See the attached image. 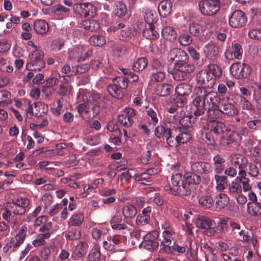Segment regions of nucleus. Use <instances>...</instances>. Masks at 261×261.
Masks as SVG:
<instances>
[{"instance_id": "48", "label": "nucleus", "mask_w": 261, "mask_h": 261, "mask_svg": "<svg viewBox=\"0 0 261 261\" xmlns=\"http://www.w3.org/2000/svg\"><path fill=\"white\" fill-rule=\"evenodd\" d=\"M114 84H115L120 91L126 89L128 86V79L124 77H117L113 79Z\"/></svg>"}, {"instance_id": "7", "label": "nucleus", "mask_w": 261, "mask_h": 261, "mask_svg": "<svg viewBox=\"0 0 261 261\" xmlns=\"http://www.w3.org/2000/svg\"><path fill=\"white\" fill-rule=\"evenodd\" d=\"M159 233L156 231L148 232L143 236V240L140 244V247L149 251H153L159 246L158 238Z\"/></svg>"}, {"instance_id": "53", "label": "nucleus", "mask_w": 261, "mask_h": 261, "mask_svg": "<svg viewBox=\"0 0 261 261\" xmlns=\"http://www.w3.org/2000/svg\"><path fill=\"white\" fill-rule=\"evenodd\" d=\"M89 43L94 46H102L106 43V40L101 35H93L89 38Z\"/></svg>"}, {"instance_id": "27", "label": "nucleus", "mask_w": 261, "mask_h": 261, "mask_svg": "<svg viewBox=\"0 0 261 261\" xmlns=\"http://www.w3.org/2000/svg\"><path fill=\"white\" fill-rule=\"evenodd\" d=\"M214 222V221L208 218L201 217L196 220V225L199 228L208 229L212 227Z\"/></svg>"}, {"instance_id": "13", "label": "nucleus", "mask_w": 261, "mask_h": 261, "mask_svg": "<svg viewBox=\"0 0 261 261\" xmlns=\"http://www.w3.org/2000/svg\"><path fill=\"white\" fill-rule=\"evenodd\" d=\"M203 53L206 59L215 62L219 56V48L214 43L210 42L204 46Z\"/></svg>"}, {"instance_id": "55", "label": "nucleus", "mask_w": 261, "mask_h": 261, "mask_svg": "<svg viewBox=\"0 0 261 261\" xmlns=\"http://www.w3.org/2000/svg\"><path fill=\"white\" fill-rule=\"evenodd\" d=\"M108 92L113 97L116 98L122 97L123 96L122 91H120L115 84L109 85L107 87Z\"/></svg>"}, {"instance_id": "37", "label": "nucleus", "mask_w": 261, "mask_h": 261, "mask_svg": "<svg viewBox=\"0 0 261 261\" xmlns=\"http://www.w3.org/2000/svg\"><path fill=\"white\" fill-rule=\"evenodd\" d=\"M213 161L215 172L218 174L222 173L224 170L222 164L224 163L225 159L220 155L217 154L214 156Z\"/></svg>"}, {"instance_id": "51", "label": "nucleus", "mask_w": 261, "mask_h": 261, "mask_svg": "<svg viewBox=\"0 0 261 261\" xmlns=\"http://www.w3.org/2000/svg\"><path fill=\"white\" fill-rule=\"evenodd\" d=\"M187 247L188 246L187 245L184 246H180L178 244L175 243H174L173 245V251H175L178 253H184L187 250V258L190 259V257L192 256V251L191 248L187 249Z\"/></svg>"}, {"instance_id": "10", "label": "nucleus", "mask_w": 261, "mask_h": 261, "mask_svg": "<svg viewBox=\"0 0 261 261\" xmlns=\"http://www.w3.org/2000/svg\"><path fill=\"white\" fill-rule=\"evenodd\" d=\"M136 115V111L130 108H125L118 117V122L126 127H130L133 123V118Z\"/></svg>"}, {"instance_id": "8", "label": "nucleus", "mask_w": 261, "mask_h": 261, "mask_svg": "<svg viewBox=\"0 0 261 261\" xmlns=\"http://www.w3.org/2000/svg\"><path fill=\"white\" fill-rule=\"evenodd\" d=\"M231 75L238 79L247 77L250 73V68L248 65L240 62L232 64L230 67Z\"/></svg>"}, {"instance_id": "16", "label": "nucleus", "mask_w": 261, "mask_h": 261, "mask_svg": "<svg viewBox=\"0 0 261 261\" xmlns=\"http://www.w3.org/2000/svg\"><path fill=\"white\" fill-rule=\"evenodd\" d=\"M27 227L23 225L21 227L19 232L16 234L15 237H12L10 239L11 243H13V250H16L23 243L27 236Z\"/></svg>"}, {"instance_id": "20", "label": "nucleus", "mask_w": 261, "mask_h": 261, "mask_svg": "<svg viewBox=\"0 0 261 261\" xmlns=\"http://www.w3.org/2000/svg\"><path fill=\"white\" fill-rule=\"evenodd\" d=\"M17 215L11 213L7 208L4 210L2 216L4 219L10 222L12 228L15 229L19 225V219L16 217Z\"/></svg>"}, {"instance_id": "62", "label": "nucleus", "mask_w": 261, "mask_h": 261, "mask_svg": "<svg viewBox=\"0 0 261 261\" xmlns=\"http://www.w3.org/2000/svg\"><path fill=\"white\" fill-rule=\"evenodd\" d=\"M89 68L90 66L87 64L78 65L75 67V69L74 67H72V74L75 75L77 74H81L84 73L87 71Z\"/></svg>"}, {"instance_id": "31", "label": "nucleus", "mask_w": 261, "mask_h": 261, "mask_svg": "<svg viewBox=\"0 0 261 261\" xmlns=\"http://www.w3.org/2000/svg\"><path fill=\"white\" fill-rule=\"evenodd\" d=\"M184 178L186 179L185 183H187L190 187L191 185H198L201 182L200 176L193 172L187 173Z\"/></svg>"}, {"instance_id": "47", "label": "nucleus", "mask_w": 261, "mask_h": 261, "mask_svg": "<svg viewBox=\"0 0 261 261\" xmlns=\"http://www.w3.org/2000/svg\"><path fill=\"white\" fill-rule=\"evenodd\" d=\"M85 96L89 102H92L95 103V105H98L99 107H103V106L101 104V101H102L103 97H101L99 94H88V95L86 94Z\"/></svg>"}, {"instance_id": "35", "label": "nucleus", "mask_w": 261, "mask_h": 261, "mask_svg": "<svg viewBox=\"0 0 261 261\" xmlns=\"http://www.w3.org/2000/svg\"><path fill=\"white\" fill-rule=\"evenodd\" d=\"M88 245L87 243L84 242H81L78 243L76 246L74 254L78 258L84 257L88 250Z\"/></svg>"}, {"instance_id": "45", "label": "nucleus", "mask_w": 261, "mask_h": 261, "mask_svg": "<svg viewBox=\"0 0 261 261\" xmlns=\"http://www.w3.org/2000/svg\"><path fill=\"white\" fill-rule=\"evenodd\" d=\"M189 31L191 35L199 36L203 33V29L200 24L196 22H192L189 25Z\"/></svg>"}, {"instance_id": "41", "label": "nucleus", "mask_w": 261, "mask_h": 261, "mask_svg": "<svg viewBox=\"0 0 261 261\" xmlns=\"http://www.w3.org/2000/svg\"><path fill=\"white\" fill-rule=\"evenodd\" d=\"M148 65V61L145 58H138L133 65V70L136 72H140L144 70Z\"/></svg>"}, {"instance_id": "28", "label": "nucleus", "mask_w": 261, "mask_h": 261, "mask_svg": "<svg viewBox=\"0 0 261 261\" xmlns=\"http://www.w3.org/2000/svg\"><path fill=\"white\" fill-rule=\"evenodd\" d=\"M192 91V86L187 83H181L175 88V92L178 95L188 96Z\"/></svg>"}, {"instance_id": "21", "label": "nucleus", "mask_w": 261, "mask_h": 261, "mask_svg": "<svg viewBox=\"0 0 261 261\" xmlns=\"http://www.w3.org/2000/svg\"><path fill=\"white\" fill-rule=\"evenodd\" d=\"M122 213L124 217V220L127 223L128 220L136 216L137 214V211L136 207L134 205L128 204L123 207Z\"/></svg>"}, {"instance_id": "15", "label": "nucleus", "mask_w": 261, "mask_h": 261, "mask_svg": "<svg viewBox=\"0 0 261 261\" xmlns=\"http://www.w3.org/2000/svg\"><path fill=\"white\" fill-rule=\"evenodd\" d=\"M168 59L171 61L179 63L189 60L186 52L179 48H174L170 50L168 56Z\"/></svg>"}, {"instance_id": "11", "label": "nucleus", "mask_w": 261, "mask_h": 261, "mask_svg": "<svg viewBox=\"0 0 261 261\" xmlns=\"http://www.w3.org/2000/svg\"><path fill=\"white\" fill-rule=\"evenodd\" d=\"M75 9L81 16L84 17H93L96 13L95 7L91 3L76 4Z\"/></svg>"}, {"instance_id": "5", "label": "nucleus", "mask_w": 261, "mask_h": 261, "mask_svg": "<svg viewBox=\"0 0 261 261\" xmlns=\"http://www.w3.org/2000/svg\"><path fill=\"white\" fill-rule=\"evenodd\" d=\"M221 2L219 0H203L199 2V9L205 16H212L220 10Z\"/></svg>"}, {"instance_id": "12", "label": "nucleus", "mask_w": 261, "mask_h": 261, "mask_svg": "<svg viewBox=\"0 0 261 261\" xmlns=\"http://www.w3.org/2000/svg\"><path fill=\"white\" fill-rule=\"evenodd\" d=\"M217 108L218 106H217L216 110H214L215 114H216L215 113L216 112L218 113H223L229 116H233L238 115L239 112L237 108L234 105L225 100L221 101L219 109Z\"/></svg>"}, {"instance_id": "49", "label": "nucleus", "mask_w": 261, "mask_h": 261, "mask_svg": "<svg viewBox=\"0 0 261 261\" xmlns=\"http://www.w3.org/2000/svg\"><path fill=\"white\" fill-rule=\"evenodd\" d=\"M144 19L148 25H154L153 24L158 20V16L155 12L147 10L145 13Z\"/></svg>"}, {"instance_id": "4", "label": "nucleus", "mask_w": 261, "mask_h": 261, "mask_svg": "<svg viewBox=\"0 0 261 261\" xmlns=\"http://www.w3.org/2000/svg\"><path fill=\"white\" fill-rule=\"evenodd\" d=\"M30 204L29 199L23 197H16L12 199V201L7 208L11 213L18 216H22L27 212V208Z\"/></svg>"}, {"instance_id": "18", "label": "nucleus", "mask_w": 261, "mask_h": 261, "mask_svg": "<svg viewBox=\"0 0 261 261\" xmlns=\"http://www.w3.org/2000/svg\"><path fill=\"white\" fill-rule=\"evenodd\" d=\"M35 225L40 226L39 230L44 233L49 232V231L52 227L51 222L48 221L46 216L39 217L35 221Z\"/></svg>"}, {"instance_id": "46", "label": "nucleus", "mask_w": 261, "mask_h": 261, "mask_svg": "<svg viewBox=\"0 0 261 261\" xmlns=\"http://www.w3.org/2000/svg\"><path fill=\"white\" fill-rule=\"evenodd\" d=\"M155 144V141L152 140L150 141L147 144V148L148 150L143 156V162L144 164H148L152 161V148L154 146Z\"/></svg>"}, {"instance_id": "34", "label": "nucleus", "mask_w": 261, "mask_h": 261, "mask_svg": "<svg viewBox=\"0 0 261 261\" xmlns=\"http://www.w3.org/2000/svg\"><path fill=\"white\" fill-rule=\"evenodd\" d=\"M229 197L227 195L220 193L216 197V206L222 209L227 205L229 203Z\"/></svg>"}, {"instance_id": "22", "label": "nucleus", "mask_w": 261, "mask_h": 261, "mask_svg": "<svg viewBox=\"0 0 261 261\" xmlns=\"http://www.w3.org/2000/svg\"><path fill=\"white\" fill-rule=\"evenodd\" d=\"M158 10L161 16L166 17L172 11V3L169 0H163L158 5Z\"/></svg>"}, {"instance_id": "40", "label": "nucleus", "mask_w": 261, "mask_h": 261, "mask_svg": "<svg viewBox=\"0 0 261 261\" xmlns=\"http://www.w3.org/2000/svg\"><path fill=\"white\" fill-rule=\"evenodd\" d=\"M100 257V246L98 244H95L89 253L88 260L89 261H98Z\"/></svg>"}, {"instance_id": "9", "label": "nucleus", "mask_w": 261, "mask_h": 261, "mask_svg": "<svg viewBox=\"0 0 261 261\" xmlns=\"http://www.w3.org/2000/svg\"><path fill=\"white\" fill-rule=\"evenodd\" d=\"M247 21L245 14L239 10L234 11L229 16V24L234 28L242 27L245 25Z\"/></svg>"}, {"instance_id": "29", "label": "nucleus", "mask_w": 261, "mask_h": 261, "mask_svg": "<svg viewBox=\"0 0 261 261\" xmlns=\"http://www.w3.org/2000/svg\"><path fill=\"white\" fill-rule=\"evenodd\" d=\"M215 179L216 183V189L219 191H223L228 186V178L226 176L216 175Z\"/></svg>"}, {"instance_id": "6", "label": "nucleus", "mask_w": 261, "mask_h": 261, "mask_svg": "<svg viewBox=\"0 0 261 261\" xmlns=\"http://www.w3.org/2000/svg\"><path fill=\"white\" fill-rule=\"evenodd\" d=\"M175 69L177 70L172 73L173 77L175 80H184L187 77V73H190L194 70V66L189 63L188 61L179 63H175Z\"/></svg>"}, {"instance_id": "57", "label": "nucleus", "mask_w": 261, "mask_h": 261, "mask_svg": "<svg viewBox=\"0 0 261 261\" xmlns=\"http://www.w3.org/2000/svg\"><path fill=\"white\" fill-rule=\"evenodd\" d=\"M232 51L231 54H233L234 57L238 60L242 59L243 49L240 44L234 43L232 46Z\"/></svg>"}, {"instance_id": "30", "label": "nucleus", "mask_w": 261, "mask_h": 261, "mask_svg": "<svg viewBox=\"0 0 261 261\" xmlns=\"http://www.w3.org/2000/svg\"><path fill=\"white\" fill-rule=\"evenodd\" d=\"M82 27L86 30L90 32H94L100 28L99 23L95 20L87 19L82 22Z\"/></svg>"}, {"instance_id": "43", "label": "nucleus", "mask_w": 261, "mask_h": 261, "mask_svg": "<svg viewBox=\"0 0 261 261\" xmlns=\"http://www.w3.org/2000/svg\"><path fill=\"white\" fill-rule=\"evenodd\" d=\"M241 183L237 181L234 179L228 185V192L231 194H240L242 193L243 187L241 185Z\"/></svg>"}, {"instance_id": "3", "label": "nucleus", "mask_w": 261, "mask_h": 261, "mask_svg": "<svg viewBox=\"0 0 261 261\" xmlns=\"http://www.w3.org/2000/svg\"><path fill=\"white\" fill-rule=\"evenodd\" d=\"M44 53L40 49L33 51L30 56V59L26 65V68L30 71H39L45 67L43 60Z\"/></svg>"}, {"instance_id": "32", "label": "nucleus", "mask_w": 261, "mask_h": 261, "mask_svg": "<svg viewBox=\"0 0 261 261\" xmlns=\"http://www.w3.org/2000/svg\"><path fill=\"white\" fill-rule=\"evenodd\" d=\"M210 130L216 134L224 133L226 130V125L222 122L214 121L211 123Z\"/></svg>"}, {"instance_id": "56", "label": "nucleus", "mask_w": 261, "mask_h": 261, "mask_svg": "<svg viewBox=\"0 0 261 261\" xmlns=\"http://www.w3.org/2000/svg\"><path fill=\"white\" fill-rule=\"evenodd\" d=\"M178 41L180 45L188 46L193 42L192 37L187 33H183L179 36Z\"/></svg>"}, {"instance_id": "60", "label": "nucleus", "mask_w": 261, "mask_h": 261, "mask_svg": "<svg viewBox=\"0 0 261 261\" xmlns=\"http://www.w3.org/2000/svg\"><path fill=\"white\" fill-rule=\"evenodd\" d=\"M150 215L139 214L136 219V223L137 225L143 226L148 224L150 221Z\"/></svg>"}, {"instance_id": "2", "label": "nucleus", "mask_w": 261, "mask_h": 261, "mask_svg": "<svg viewBox=\"0 0 261 261\" xmlns=\"http://www.w3.org/2000/svg\"><path fill=\"white\" fill-rule=\"evenodd\" d=\"M185 182L181 174L176 173L172 175L171 190L175 195H188L191 193V187Z\"/></svg>"}, {"instance_id": "17", "label": "nucleus", "mask_w": 261, "mask_h": 261, "mask_svg": "<svg viewBox=\"0 0 261 261\" xmlns=\"http://www.w3.org/2000/svg\"><path fill=\"white\" fill-rule=\"evenodd\" d=\"M191 167L193 172L199 174H206L211 171V165L204 162H194L191 165Z\"/></svg>"}, {"instance_id": "54", "label": "nucleus", "mask_w": 261, "mask_h": 261, "mask_svg": "<svg viewBox=\"0 0 261 261\" xmlns=\"http://www.w3.org/2000/svg\"><path fill=\"white\" fill-rule=\"evenodd\" d=\"M127 12L126 6L125 4L120 1L116 2V8L115 9V14L119 17L124 16Z\"/></svg>"}, {"instance_id": "23", "label": "nucleus", "mask_w": 261, "mask_h": 261, "mask_svg": "<svg viewBox=\"0 0 261 261\" xmlns=\"http://www.w3.org/2000/svg\"><path fill=\"white\" fill-rule=\"evenodd\" d=\"M48 25L44 20L37 19L34 22V29L38 34H44L48 30Z\"/></svg>"}, {"instance_id": "33", "label": "nucleus", "mask_w": 261, "mask_h": 261, "mask_svg": "<svg viewBox=\"0 0 261 261\" xmlns=\"http://www.w3.org/2000/svg\"><path fill=\"white\" fill-rule=\"evenodd\" d=\"M198 203L203 208H210L213 206L214 200L211 195H204L199 198Z\"/></svg>"}, {"instance_id": "25", "label": "nucleus", "mask_w": 261, "mask_h": 261, "mask_svg": "<svg viewBox=\"0 0 261 261\" xmlns=\"http://www.w3.org/2000/svg\"><path fill=\"white\" fill-rule=\"evenodd\" d=\"M205 70L215 80L222 74L221 68L216 64H210Z\"/></svg>"}, {"instance_id": "14", "label": "nucleus", "mask_w": 261, "mask_h": 261, "mask_svg": "<svg viewBox=\"0 0 261 261\" xmlns=\"http://www.w3.org/2000/svg\"><path fill=\"white\" fill-rule=\"evenodd\" d=\"M196 80L198 84L203 86L202 87L208 88H213L216 82L215 80L213 79L205 70L201 71L197 74Z\"/></svg>"}, {"instance_id": "36", "label": "nucleus", "mask_w": 261, "mask_h": 261, "mask_svg": "<svg viewBox=\"0 0 261 261\" xmlns=\"http://www.w3.org/2000/svg\"><path fill=\"white\" fill-rule=\"evenodd\" d=\"M162 34L165 39L171 41L174 40L177 36L175 30L172 27L169 26L164 27L162 29Z\"/></svg>"}, {"instance_id": "1", "label": "nucleus", "mask_w": 261, "mask_h": 261, "mask_svg": "<svg viewBox=\"0 0 261 261\" xmlns=\"http://www.w3.org/2000/svg\"><path fill=\"white\" fill-rule=\"evenodd\" d=\"M193 94L195 97L192 101L191 113L195 116H200L207 110V115L215 118L217 114H214V110L220 100L218 94L208 91L204 87L197 86L195 87Z\"/></svg>"}, {"instance_id": "63", "label": "nucleus", "mask_w": 261, "mask_h": 261, "mask_svg": "<svg viewBox=\"0 0 261 261\" xmlns=\"http://www.w3.org/2000/svg\"><path fill=\"white\" fill-rule=\"evenodd\" d=\"M174 136L175 135H174V133L172 131L170 133L169 135L167 136V137L165 138L167 143L171 147H177L179 145L177 139H176V136L174 138Z\"/></svg>"}, {"instance_id": "38", "label": "nucleus", "mask_w": 261, "mask_h": 261, "mask_svg": "<svg viewBox=\"0 0 261 261\" xmlns=\"http://www.w3.org/2000/svg\"><path fill=\"white\" fill-rule=\"evenodd\" d=\"M179 132L178 135L176 136V139H177L179 145L190 141L191 135L185 128H180L179 129Z\"/></svg>"}, {"instance_id": "52", "label": "nucleus", "mask_w": 261, "mask_h": 261, "mask_svg": "<svg viewBox=\"0 0 261 261\" xmlns=\"http://www.w3.org/2000/svg\"><path fill=\"white\" fill-rule=\"evenodd\" d=\"M36 115L41 116L48 111V106L43 102L38 101L35 103Z\"/></svg>"}, {"instance_id": "44", "label": "nucleus", "mask_w": 261, "mask_h": 261, "mask_svg": "<svg viewBox=\"0 0 261 261\" xmlns=\"http://www.w3.org/2000/svg\"><path fill=\"white\" fill-rule=\"evenodd\" d=\"M148 28H146L143 31V35L146 38L150 40H153L158 38L159 34L154 30V25H148Z\"/></svg>"}, {"instance_id": "50", "label": "nucleus", "mask_w": 261, "mask_h": 261, "mask_svg": "<svg viewBox=\"0 0 261 261\" xmlns=\"http://www.w3.org/2000/svg\"><path fill=\"white\" fill-rule=\"evenodd\" d=\"M50 236V232L40 233L38 235L36 239L33 241V244L35 247L43 245L46 243L45 239L49 238Z\"/></svg>"}, {"instance_id": "42", "label": "nucleus", "mask_w": 261, "mask_h": 261, "mask_svg": "<svg viewBox=\"0 0 261 261\" xmlns=\"http://www.w3.org/2000/svg\"><path fill=\"white\" fill-rule=\"evenodd\" d=\"M84 220V216L83 213H75L70 218L69 223L72 226H79L82 225Z\"/></svg>"}, {"instance_id": "64", "label": "nucleus", "mask_w": 261, "mask_h": 261, "mask_svg": "<svg viewBox=\"0 0 261 261\" xmlns=\"http://www.w3.org/2000/svg\"><path fill=\"white\" fill-rule=\"evenodd\" d=\"M165 77V73L163 70L153 73L151 76V80L155 82H162Z\"/></svg>"}, {"instance_id": "61", "label": "nucleus", "mask_w": 261, "mask_h": 261, "mask_svg": "<svg viewBox=\"0 0 261 261\" xmlns=\"http://www.w3.org/2000/svg\"><path fill=\"white\" fill-rule=\"evenodd\" d=\"M137 176L136 171L134 169H129L126 172H124L121 174L120 179L122 180L123 178L126 181H129L130 178Z\"/></svg>"}, {"instance_id": "26", "label": "nucleus", "mask_w": 261, "mask_h": 261, "mask_svg": "<svg viewBox=\"0 0 261 261\" xmlns=\"http://www.w3.org/2000/svg\"><path fill=\"white\" fill-rule=\"evenodd\" d=\"M247 211L253 216L261 217V202H257L254 203L248 202Z\"/></svg>"}, {"instance_id": "19", "label": "nucleus", "mask_w": 261, "mask_h": 261, "mask_svg": "<svg viewBox=\"0 0 261 261\" xmlns=\"http://www.w3.org/2000/svg\"><path fill=\"white\" fill-rule=\"evenodd\" d=\"M244 169H239L238 176L236 177L235 180L242 184L244 191H249L251 190V186L249 184L250 180L247 177V173Z\"/></svg>"}, {"instance_id": "59", "label": "nucleus", "mask_w": 261, "mask_h": 261, "mask_svg": "<svg viewBox=\"0 0 261 261\" xmlns=\"http://www.w3.org/2000/svg\"><path fill=\"white\" fill-rule=\"evenodd\" d=\"M234 141L233 135H224L220 140V143L223 146H228Z\"/></svg>"}, {"instance_id": "39", "label": "nucleus", "mask_w": 261, "mask_h": 261, "mask_svg": "<svg viewBox=\"0 0 261 261\" xmlns=\"http://www.w3.org/2000/svg\"><path fill=\"white\" fill-rule=\"evenodd\" d=\"M172 132L170 129L165 128L163 125H160L155 128L154 135L158 138H164L169 135Z\"/></svg>"}, {"instance_id": "24", "label": "nucleus", "mask_w": 261, "mask_h": 261, "mask_svg": "<svg viewBox=\"0 0 261 261\" xmlns=\"http://www.w3.org/2000/svg\"><path fill=\"white\" fill-rule=\"evenodd\" d=\"M173 90V87L171 85L164 84L158 85L155 89V92L160 96H166L169 95Z\"/></svg>"}, {"instance_id": "58", "label": "nucleus", "mask_w": 261, "mask_h": 261, "mask_svg": "<svg viewBox=\"0 0 261 261\" xmlns=\"http://www.w3.org/2000/svg\"><path fill=\"white\" fill-rule=\"evenodd\" d=\"M136 180L140 181L142 184L150 185L152 182L151 177L146 172H143L139 174H137Z\"/></svg>"}]
</instances>
